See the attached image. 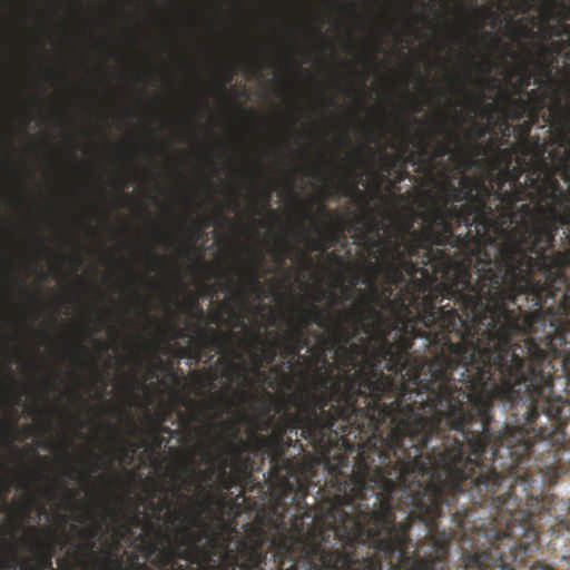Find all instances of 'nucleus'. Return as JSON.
Returning <instances> with one entry per match:
<instances>
[{
	"instance_id": "1",
	"label": "nucleus",
	"mask_w": 570,
	"mask_h": 570,
	"mask_svg": "<svg viewBox=\"0 0 570 570\" xmlns=\"http://www.w3.org/2000/svg\"><path fill=\"white\" fill-rule=\"evenodd\" d=\"M355 252L395 258L392 318L341 311L320 338L389 401L431 422L443 450L481 449L494 403L505 407L566 355V252Z\"/></svg>"
},
{
	"instance_id": "2",
	"label": "nucleus",
	"mask_w": 570,
	"mask_h": 570,
	"mask_svg": "<svg viewBox=\"0 0 570 570\" xmlns=\"http://www.w3.org/2000/svg\"><path fill=\"white\" fill-rule=\"evenodd\" d=\"M503 407L514 426L500 429L491 415L487 438L474 451L470 435L455 438L436 452L431 489L422 519L424 540L444 553L424 551L426 570H553L535 561L534 514L541 500L530 493L532 470L550 475L566 445L570 416V353ZM570 450V445H569Z\"/></svg>"
},
{
	"instance_id": "3",
	"label": "nucleus",
	"mask_w": 570,
	"mask_h": 570,
	"mask_svg": "<svg viewBox=\"0 0 570 570\" xmlns=\"http://www.w3.org/2000/svg\"><path fill=\"white\" fill-rule=\"evenodd\" d=\"M553 98L549 118L551 140L563 148L544 157L539 145L530 155L520 147L493 149L484 159L479 178L485 191L468 197L464 226L476 233H509L515 243L512 247L497 249H554L559 226L570 229V138L561 142L557 136L560 127Z\"/></svg>"
},
{
	"instance_id": "4",
	"label": "nucleus",
	"mask_w": 570,
	"mask_h": 570,
	"mask_svg": "<svg viewBox=\"0 0 570 570\" xmlns=\"http://www.w3.org/2000/svg\"><path fill=\"white\" fill-rule=\"evenodd\" d=\"M327 346L321 340L311 356H302L305 368L297 371L301 380L297 395L305 399L309 413L316 410L331 413L341 420L340 429L354 428V436L368 444L372 438H380L377 446L392 456H416L443 452L439 444H432L431 422L426 421L415 404L409 403L411 394L401 393L389 401L374 387L363 370H345L340 357L331 362Z\"/></svg>"
},
{
	"instance_id": "5",
	"label": "nucleus",
	"mask_w": 570,
	"mask_h": 570,
	"mask_svg": "<svg viewBox=\"0 0 570 570\" xmlns=\"http://www.w3.org/2000/svg\"><path fill=\"white\" fill-rule=\"evenodd\" d=\"M361 175H351L338 181L326 179L325 188L316 197L302 199L292 196L294 204L293 225L303 236L314 238L313 247H217L216 249H330L346 246L347 235L360 249H424L420 240L421 226L414 228L413 222L395 224L393 218L386 222L382 209L374 210L371 202L377 199L375 189L371 195L360 188ZM135 249H157L156 247H135ZM163 249H215L210 247H164Z\"/></svg>"
},
{
	"instance_id": "6",
	"label": "nucleus",
	"mask_w": 570,
	"mask_h": 570,
	"mask_svg": "<svg viewBox=\"0 0 570 570\" xmlns=\"http://www.w3.org/2000/svg\"><path fill=\"white\" fill-rule=\"evenodd\" d=\"M147 508L150 514L136 510L124 522L135 531L132 544L159 570H176V560L195 564L196 570H216L224 556L233 560L224 546L229 528L223 518L212 525L203 517L189 514L183 504L173 507L166 498L158 503L148 501Z\"/></svg>"
},
{
	"instance_id": "7",
	"label": "nucleus",
	"mask_w": 570,
	"mask_h": 570,
	"mask_svg": "<svg viewBox=\"0 0 570 570\" xmlns=\"http://www.w3.org/2000/svg\"><path fill=\"white\" fill-rule=\"evenodd\" d=\"M439 132L444 134L445 140L436 141L432 149L423 137L415 142L419 160L416 170L424 176L425 185L431 186L419 190L420 212H412V215L421 220L420 240L425 244L424 249L451 244L455 237L454 229L464 225V205L468 197L485 191L483 183L474 176L463 174L458 185L451 179V167L444 157L451 156L463 171L472 167H466L456 155L458 145L449 137L452 128L446 124V116L439 114Z\"/></svg>"
},
{
	"instance_id": "8",
	"label": "nucleus",
	"mask_w": 570,
	"mask_h": 570,
	"mask_svg": "<svg viewBox=\"0 0 570 570\" xmlns=\"http://www.w3.org/2000/svg\"><path fill=\"white\" fill-rule=\"evenodd\" d=\"M198 453L203 458V462L207 464L204 471H196L191 468L189 461L178 463V472L191 478L196 475L199 483L197 500L193 504L197 509L195 515H200L212 524H216L217 518H223L229 522L225 512L228 505L225 497L215 493V488L222 491H229L237 487L243 476L250 473L253 469V460L248 455H243L240 461H236L234 454L227 450L213 448L209 444H202Z\"/></svg>"
},
{
	"instance_id": "9",
	"label": "nucleus",
	"mask_w": 570,
	"mask_h": 570,
	"mask_svg": "<svg viewBox=\"0 0 570 570\" xmlns=\"http://www.w3.org/2000/svg\"><path fill=\"white\" fill-rule=\"evenodd\" d=\"M295 404L298 407V414H293L288 410H284L283 414L274 423L273 416L266 413V420L258 426L262 431H268L272 426L273 430L268 435H257L256 442H287L289 436L288 432L301 430V435L307 440L312 446L326 456L330 448L334 441L338 439V434H353L354 428L340 429L341 420L333 416L331 413L316 410L312 415L306 406L305 399L299 395L293 396Z\"/></svg>"
},
{
	"instance_id": "10",
	"label": "nucleus",
	"mask_w": 570,
	"mask_h": 570,
	"mask_svg": "<svg viewBox=\"0 0 570 570\" xmlns=\"http://www.w3.org/2000/svg\"><path fill=\"white\" fill-rule=\"evenodd\" d=\"M189 316L196 321V324L190 327H179L175 323H168L164 326H158L161 335L165 336L169 332L171 338H184L188 337L190 343V356L199 362L203 357H207V361H212V352L222 353L224 356L222 361L226 365L224 375L228 380H233L234 376L246 377V367L244 365L243 353L236 347L239 342V337L232 331L220 332L213 327H207V320L203 307L195 304L193 305Z\"/></svg>"
},
{
	"instance_id": "11",
	"label": "nucleus",
	"mask_w": 570,
	"mask_h": 570,
	"mask_svg": "<svg viewBox=\"0 0 570 570\" xmlns=\"http://www.w3.org/2000/svg\"><path fill=\"white\" fill-rule=\"evenodd\" d=\"M236 326H240L246 331L250 360L253 362L254 370L261 374V368L264 365L273 364L277 357V352L279 350V345H277V337L272 342H268L261 335L259 331H249L240 315H237ZM262 375L264 376V382L271 389L278 387L282 381L292 382L294 379L293 374L286 373L283 366L278 365L272 367L268 374L262 373Z\"/></svg>"
},
{
	"instance_id": "12",
	"label": "nucleus",
	"mask_w": 570,
	"mask_h": 570,
	"mask_svg": "<svg viewBox=\"0 0 570 570\" xmlns=\"http://www.w3.org/2000/svg\"><path fill=\"white\" fill-rule=\"evenodd\" d=\"M258 446L269 458V475L284 491H293L301 482L306 465L296 458H286V452L293 444L292 438L287 442H257Z\"/></svg>"
},
{
	"instance_id": "13",
	"label": "nucleus",
	"mask_w": 570,
	"mask_h": 570,
	"mask_svg": "<svg viewBox=\"0 0 570 570\" xmlns=\"http://www.w3.org/2000/svg\"><path fill=\"white\" fill-rule=\"evenodd\" d=\"M220 433L216 436L209 434V430L200 425L190 431L202 438L207 439V444L213 448L227 450L234 454L236 461H240L243 455H246L249 444L240 436V426L238 421L224 420L219 425Z\"/></svg>"
},
{
	"instance_id": "14",
	"label": "nucleus",
	"mask_w": 570,
	"mask_h": 570,
	"mask_svg": "<svg viewBox=\"0 0 570 570\" xmlns=\"http://www.w3.org/2000/svg\"><path fill=\"white\" fill-rule=\"evenodd\" d=\"M490 131L489 126L475 121L471 124L464 138L461 137L456 128L449 131V137L458 145L456 155L465 163L466 167H483L484 160L480 157L487 153V147H483L478 140L485 137Z\"/></svg>"
},
{
	"instance_id": "15",
	"label": "nucleus",
	"mask_w": 570,
	"mask_h": 570,
	"mask_svg": "<svg viewBox=\"0 0 570 570\" xmlns=\"http://www.w3.org/2000/svg\"><path fill=\"white\" fill-rule=\"evenodd\" d=\"M500 95L508 102V112L512 120H521L525 117L540 118V114L546 107L547 95L539 88L525 90L518 97H513L510 91L500 89Z\"/></svg>"
},
{
	"instance_id": "16",
	"label": "nucleus",
	"mask_w": 570,
	"mask_h": 570,
	"mask_svg": "<svg viewBox=\"0 0 570 570\" xmlns=\"http://www.w3.org/2000/svg\"><path fill=\"white\" fill-rule=\"evenodd\" d=\"M417 161L419 160L416 158L415 150L407 151L406 147H404L402 149V159L400 160L397 167L391 175L392 177L390 179H387V184L385 186V189L387 191L386 196L389 197L386 204H389L391 202H396V203L405 202V197L400 193L401 191L400 184L402 181H404L405 179H410L412 183H419V180H420L421 187L417 190H420L421 188H426V187L430 188L431 187L430 185H425L424 180H422V179H424V176L422 178H417L416 176H413L409 173L407 166L413 165V166L417 167ZM419 191H416V194ZM415 203L419 206L417 196L415 197Z\"/></svg>"
},
{
	"instance_id": "17",
	"label": "nucleus",
	"mask_w": 570,
	"mask_h": 570,
	"mask_svg": "<svg viewBox=\"0 0 570 570\" xmlns=\"http://www.w3.org/2000/svg\"><path fill=\"white\" fill-rule=\"evenodd\" d=\"M28 532L30 533L29 548L35 554L36 563H24L21 566V570H57L52 567L57 546L56 538H46L45 530L37 527H30Z\"/></svg>"
},
{
	"instance_id": "18",
	"label": "nucleus",
	"mask_w": 570,
	"mask_h": 570,
	"mask_svg": "<svg viewBox=\"0 0 570 570\" xmlns=\"http://www.w3.org/2000/svg\"><path fill=\"white\" fill-rule=\"evenodd\" d=\"M527 118H528L527 120H524L522 124H519L514 128V130L518 134V140H519L517 146L520 147V149H522L523 151H528V153H530V155H532L533 150L539 145L541 148L544 149V157L548 159V161L553 164L551 157L549 156V153L552 150L562 151L563 148H560L558 145H556L557 148L548 149L547 146L544 145V142H540L539 138L535 141L531 142L529 139L530 131H531L532 127L539 121V118H534V117H527Z\"/></svg>"
},
{
	"instance_id": "19",
	"label": "nucleus",
	"mask_w": 570,
	"mask_h": 570,
	"mask_svg": "<svg viewBox=\"0 0 570 570\" xmlns=\"http://www.w3.org/2000/svg\"><path fill=\"white\" fill-rule=\"evenodd\" d=\"M402 159V150H400L395 156H390L386 153L381 154V163L380 170L376 173L374 177L375 185V196H377L384 204L387 203L389 197L381 191L383 185L386 186L387 179L391 178V175L397 167L400 160Z\"/></svg>"
},
{
	"instance_id": "20",
	"label": "nucleus",
	"mask_w": 570,
	"mask_h": 570,
	"mask_svg": "<svg viewBox=\"0 0 570 570\" xmlns=\"http://www.w3.org/2000/svg\"><path fill=\"white\" fill-rule=\"evenodd\" d=\"M274 187L271 183L265 184L261 188H256L252 195L248 205L246 206V213L253 218L262 216L265 212L272 213L271 199Z\"/></svg>"
},
{
	"instance_id": "21",
	"label": "nucleus",
	"mask_w": 570,
	"mask_h": 570,
	"mask_svg": "<svg viewBox=\"0 0 570 570\" xmlns=\"http://www.w3.org/2000/svg\"><path fill=\"white\" fill-rule=\"evenodd\" d=\"M301 341H294L287 337H277V345H279L281 354L287 361L284 363L286 367L292 372L296 367H303L301 352L308 346L301 345Z\"/></svg>"
},
{
	"instance_id": "22",
	"label": "nucleus",
	"mask_w": 570,
	"mask_h": 570,
	"mask_svg": "<svg viewBox=\"0 0 570 570\" xmlns=\"http://www.w3.org/2000/svg\"><path fill=\"white\" fill-rule=\"evenodd\" d=\"M79 561L82 564V570H131L125 564L122 553L101 551L98 560Z\"/></svg>"
},
{
	"instance_id": "23",
	"label": "nucleus",
	"mask_w": 570,
	"mask_h": 570,
	"mask_svg": "<svg viewBox=\"0 0 570 570\" xmlns=\"http://www.w3.org/2000/svg\"><path fill=\"white\" fill-rule=\"evenodd\" d=\"M567 104L562 101V97L559 94L553 95L554 105L557 108V117L559 119V129L557 136L561 142L569 141L570 138V86L566 88Z\"/></svg>"
},
{
	"instance_id": "24",
	"label": "nucleus",
	"mask_w": 570,
	"mask_h": 570,
	"mask_svg": "<svg viewBox=\"0 0 570 570\" xmlns=\"http://www.w3.org/2000/svg\"><path fill=\"white\" fill-rule=\"evenodd\" d=\"M212 223V218L206 214H194L189 212H183L178 214L174 219V225L177 229L185 232L193 226L196 232L202 233Z\"/></svg>"
},
{
	"instance_id": "25",
	"label": "nucleus",
	"mask_w": 570,
	"mask_h": 570,
	"mask_svg": "<svg viewBox=\"0 0 570 570\" xmlns=\"http://www.w3.org/2000/svg\"><path fill=\"white\" fill-rule=\"evenodd\" d=\"M540 13L544 22L556 20V22H568L570 19V7L560 0H551L541 6Z\"/></svg>"
},
{
	"instance_id": "26",
	"label": "nucleus",
	"mask_w": 570,
	"mask_h": 570,
	"mask_svg": "<svg viewBox=\"0 0 570 570\" xmlns=\"http://www.w3.org/2000/svg\"><path fill=\"white\" fill-rule=\"evenodd\" d=\"M110 515L114 521L111 539L115 540L117 544L129 543V547L138 549V544H132L135 531H130L129 525L118 520L114 509H110Z\"/></svg>"
},
{
	"instance_id": "27",
	"label": "nucleus",
	"mask_w": 570,
	"mask_h": 570,
	"mask_svg": "<svg viewBox=\"0 0 570 570\" xmlns=\"http://www.w3.org/2000/svg\"><path fill=\"white\" fill-rule=\"evenodd\" d=\"M83 542L76 544V551L72 552V559L76 566L82 569V564L79 560L91 561L98 560L101 556V551H97V541L89 540V538H82Z\"/></svg>"
},
{
	"instance_id": "28",
	"label": "nucleus",
	"mask_w": 570,
	"mask_h": 570,
	"mask_svg": "<svg viewBox=\"0 0 570 570\" xmlns=\"http://www.w3.org/2000/svg\"><path fill=\"white\" fill-rule=\"evenodd\" d=\"M308 322H305L302 314L299 317L288 320V328L283 333V337H287L294 341H301V345L309 346V338L307 336Z\"/></svg>"
},
{
	"instance_id": "29",
	"label": "nucleus",
	"mask_w": 570,
	"mask_h": 570,
	"mask_svg": "<svg viewBox=\"0 0 570 570\" xmlns=\"http://www.w3.org/2000/svg\"><path fill=\"white\" fill-rule=\"evenodd\" d=\"M301 314L308 325L315 324L318 327L325 330L324 334H327L328 326L334 322L335 318H331L328 312L321 309L316 305H312L309 308L301 309Z\"/></svg>"
},
{
	"instance_id": "30",
	"label": "nucleus",
	"mask_w": 570,
	"mask_h": 570,
	"mask_svg": "<svg viewBox=\"0 0 570 570\" xmlns=\"http://www.w3.org/2000/svg\"><path fill=\"white\" fill-rule=\"evenodd\" d=\"M513 75L517 77L515 81L512 83L513 97L521 95L523 91L528 89L531 85V80L533 78L532 72L529 69L527 62H520L514 69Z\"/></svg>"
},
{
	"instance_id": "31",
	"label": "nucleus",
	"mask_w": 570,
	"mask_h": 570,
	"mask_svg": "<svg viewBox=\"0 0 570 570\" xmlns=\"http://www.w3.org/2000/svg\"><path fill=\"white\" fill-rule=\"evenodd\" d=\"M219 404L217 402H208L206 404L207 409L216 410L218 407H222V412L229 413L233 409H238L240 414L244 415L245 411L242 406H239L233 396L219 393Z\"/></svg>"
},
{
	"instance_id": "32",
	"label": "nucleus",
	"mask_w": 570,
	"mask_h": 570,
	"mask_svg": "<svg viewBox=\"0 0 570 570\" xmlns=\"http://www.w3.org/2000/svg\"><path fill=\"white\" fill-rule=\"evenodd\" d=\"M559 30L563 32L564 40H556L551 42L550 48L553 52L561 55L564 50L570 48V23L559 22Z\"/></svg>"
},
{
	"instance_id": "33",
	"label": "nucleus",
	"mask_w": 570,
	"mask_h": 570,
	"mask_svg": "<svg viewBox=\"0 0 570 570\" xmlns=\"http://www.w3.org/2000/svg\"><path fill=\"white\" fill-rule=\"evenodd\" d=\"M212 253L215 255H220V254H239L240 252H212ZM249 253L254 254L255 257H257V258L264 257L265 254H273V257L275 259H283V258L287 257V254H289L291 252L279 250V252H249ZM295 253L301 254L303 257H306L309 254H312L313 252H295Z\"/></svg>"
},
{
	"instance_id": "34",
	"label": "nucleus",
	"mask_w": 570,
	"mask_h": 570,
	"mask_svg": "<svg viewBox=\"0 0 570 570\" xmlns=\"http://www.w3.org/2000/svg\"><path fill=\"white\" fill-rule=\"evenodd\" d=\"M171 407L169 405H164V409L155 412L150 416V421L153 423V430L157 426H161L167 420V415L170 413Z\"/></svg>"
},
{
	"instance_id": "35",
	"label": "nucleus",
	"mask_w": 570,
	"mask_h": 570,
	"mask_svg": "<svg viewBox=\"0 0 570 570\" xmlns=\"http://www.w3.org/2000/svg\"><path fill=\"white\" fill-rule=\"evenodd\" d=\"M102 524L104 522H97L92 527L81 532L82 538H89V540L97 541L102 537Z\"/></svg>"
},
{
	"instance_id": "36",
	"label": "nucleus",
	"mask_w": 570,
	"mask_h": 570,
	"mask_svg": "<svg viewBox=\"0 0 570 570\" xmlns=\"http://www.w3.org/2000/svg\"><path fill=\"white\" fill-rule=\"evenodd\" d=\"M503 115L504 116L499 121V127H500L502 136L504 138H509L512 132V125L509 121V119H512V118L510 117V115L508 112V105L505 106Z\"/></svg>"
},
{
	"instance_id": "37",
	"label": "nucleus",
	"mask_w": 570,
	"mask_h": 570,
	"mask_svg": "<svg viewBox=\"0 0 570 570\" xmlns=\"http://www.w3.org/2000/svg\"><path fill=\"white\" fill-rule=\"evenodd\" d=\"M459 91L466 94V101L473 105V112H475L476 108L480 106V104L483 100L482 94H472L466 90L465 86L460 82L459 85Z\"/></svg>"
},
{
	"instance_id": "38",
	"label": "nucleus",
	"mask_w": 570,
	"mask_h": 570,
	"mask_svg": "<svg viewBox=\"0 0 570 570\" xmlns=\"http://www.w3.org/2000/svg\"><path fill=\"white\" fill-rule=\"evenodd\" d=\"M118 451L120 453V460L127 461L129 464L134 461V455L136 452V446L131 445L130 448L127 446H119Z\"/></svg>"
},
{
	"instance_id": "39",
	"label": "nucleus",
	"mask_w": 570,
	"mask_h": 570,
	"mask_svg": "<svg viewBox=\"0 0 570 570\" xmlns=\"http://www.w3.org/2000/svg\"><path fill=\"white\" fill-rule=\"evenodd\" d=\"M155 442L159 445L161 443L160 434H168L173 436L174 432L170 428L161 424V426H157L153 430Z\"/></svg>"
},
{
	"instance_id": "40",
	"label": "nucleus",
	"mask_w": 570,
	"mask_h": 570,
	"mask_svg": "<svg viewBox=\"0 0 570 570\" xmlns=\"http://www.w3.org/2000/svg\"><path fill=\"white\" fill-rule=\"evenodd\" d=\"M175 480L179 483L178 487H176L175 489H173L171 491V495L173 497H179V498H185V494L181 493V485L185 484V485H191V482L190 481H187L186 479H181L179 475H177L175 478Z\"/></svg>"
},
{
	"instance_id": "41",
	"label": "nucleus",
	"mask_w": 570,
	"mask_h": 570,
	"mask_svg": "<svg viewBox=\"0 0 570 570\" xmlns=\"http://www.w3.org/2000/svg\"><path fill=\"white\" fill-rule=\"evenodd\" d=\"M160 341H148L145 343V347L153 352L154 356L157 358V370L161 367L163 361L156 356V350L159 347Z\"/></svg>"
},
{
	"instance_id": "42",
	"label": "nucleus",
	"mask_w": 570,
	"mask_h": 570,
	"mask_svg": "<svg viewBox=\"0 0 570 570\" xmlns=\"http://www.w3.org/2000/svg\"><path fill=\"white\" fill-rule=\"evenodd\" d=\"M547 31L550 36L559 38V40H564L563 32L559 30V22H556L554 24H549L547 22L546 27Z\"/></svg>"
},
{
	"instance_id": "43",
	"label": "nucleus",
	"mask_w": 570,
	"mask_h": 570,
	"mask_svg": "<svg viewBox=\"0 0 570 570\" xmlns=\"http://www.w3.org/2000/svg\"><path fill=\"white\" fill-rule=\"evenodd\" d=\"M100 551H109L111 553H121V544H117L115 540L111 539L109 543L106 544Z\"/></svg>"
},
{
	"instance_id": "44",
	"label": "nucleus",
	"mask_w": 570,
	"mask_h": 570,
	"mask_svg": "<svg viewBox=\"0 0 570 570\" xmlns=\"http://www.w3.org/2000/svg\"><path fill=\"white\" fill-rule=\"evenodd\" d=\"M482 40L484 41H491L495 45H498L500 42V38L498 36H495L494 33L492 32H484L482 36H481Z\"/></svg>"
},
{
	"instance_id": "45",
	"label": "nucleus",
	"mask_w": 570,
	"mask_h": 570,
	"mask_svg": "<svg viewBox=\"0 0 570 570\" xmlns=\"http://www.w3.org/2000/svg\"><path fill=\"white\" fill-rule=\"evenodd\" d=\"M483 110L489 120L493 119L494 106L492 104L484 106Z\"/></svg>"
},
{
	"instance_id": "46",
	"label": "nucleus",
	"mask_w": 570,
	"mask_h": 570,
	"mask_svg": "<svg viewBox=\"0 0 570 570\" xmlns=\"http://www.w3.org/2000/svg\"><path fill=\"white\" fill-rule=\"evenodd\" d=\"M95 382L96 383H100L102 385V387L106 386L104 376H102L101 372L97 367L95 370Z\"/></svg>"
},
{
	"instance_id": "47",
	"label": "nucleus",
	"mask_w": 570,
	"mask_h": 570,
	"mask_svg": "<svg viewBox=\"0 0 570 570\" xmlns=\"http://www.w3.org/2000/svg\"><path fill=\"white\" fill-rule=\"evenodd\" d=\"M240 197H242L240 190L236 189V195H235V198L233 199V207H234V209H239V207H240L239 198Z\"/></svg>"
},
{
	"instance_id": "48",
	"label": "nucleus",
	"mask_w": 570,
	"mask_h": 570,
	"mask_svg": "<svg viewBox=\"0 0 570 570\" xmlns=\"http://www.w3.org/2000/svg\"><path fill=\"white\" fill-rule=\"evenodd\" d=\"M232 79H233V71H232V69H228L227 73H226L225 82L222 83L220 87H219V91L220 92L225 91V83L229 82Z\"/></svg>"
},
{
	"instance_id": "49",
	"label": "nucleus",
	"mask_w": 570,
	"mask_h": 570,
	"mask_svg": "<svg viewBox=\"0 0 570 570\" xmlns=\"http://www.w3.org/2000/svg\"><path fill=\"white\" fill-rule=\"evenodd\" d=\"M534 0H522L521 1L522 12H528L531 9V7H532V2Z\"/></svg>"
},
{
	"instance_id": "50",
	"label": "nucleus",
	"mask_w": 570,
	"mask_h": 570,
	"mask_svg": "<svg viewBox=\"0 0 570 570\" xmlns=\"http://www.w3.org/2000/svg\"><path fill=\"white\" fill-rule=\"evenodd\" d=\"M176 254H195V256L197 258H204L207 254V252H203V250H199V252H175Z\"/></svg>"
},
{
	"instance_id": "51",
	"label": "nucleus",
	"mask_w": 570,
	"mask_h": 570,
	"mask_svg": "<svg viewBox=\"0 0 570 570\" xmlns=\"http://www.w3.org/2000/svg\"><path fill=\"white\" fill-rule=\"evenodd\" d=\"M102 468L101 464H99L98 462H92L89 464V472L90 473H96L98 472L100 469Z\"/></svg>"
},
{
	"instance_id": "52",
	"label": "nucleus",
	"mask_w": 570,
	"mask_h": 570,
	"mask_svg": "<svg viewBox=\"0 0 570 570\" xmlns=\"http://www.w3.org/2000/svg\"><path fill=\"white\" fill-rule=\"evenodd\" d=\"M454 120H455V126L459 127L461 126L466 119L465 117H463V115L461 112H456L455 117H454Z\"/></svg>"
},
{
	"instance_id": "53",
	"label": "nucleus",
	"mask_w": 570,
	"mask_h": 570,
	"mask_svg": "<svg viewBox=\"0 0 570 570\" xmlns=\"http://www.w3.org/2000/svg\"><path fill=\"white\" fill-rule=\"evenodd\" d=\"M478 11L487 13L489 16H492L494 19L498 18V14L494 11H492L490 8H488V7L480 8V9H478Z\"/></svg>"
},
{
	"instance_id": "54",
	"label": "nucleus",
	"mask_w": 570,
	"mask_h": 570,
	"mask_svg": "<svg viewBox=\"0 0 570 570\" xmlns=\"http://www.w3.org/2000/svg\"><path fill=\"white\" fill-rule=\"evenodd\" d=\"M12 568H13V564L9 563L6 560H0V570H9Z\"/></svg>"
},
{
	"instance_id": "55",
	"label": "nucleus",
	"mask_w": 570,
	"mask_h": 570,
	"mask_svg": "<svg viewBox=\"0 0 570 570\" xmlns=\"http://www.w3.org/2000/svg\"><path fill=\"white\" fill-rule=\"evenodd\" d=\"M117 196L121 198L126 203H132L134 198L130 195H126L124 193H118Z\"/></svg>"
},
{
	"instance_id": "56",
	"label": "nucleus",
	"mask_w": 570,
	"mask_h": 570,
	"mask_svg": "<svg viewBox=\"0 0 570 570\" xmlns=\"http://www.w3.org/2000/svg\"><path fill=\"white\" fill-rule=\"evenodd\" d=\"M100 351H107V345L99 340L95 341Z\"/></svg>"
},
{
	"instance_id": "57",
	"label": "nucleus",
	"mask_w": 570,
	"mask_h": 570,
	"mask_svg": "<svg viewBox=\"0 0 570 570\" xmlns=\"http://www.w3.org/2000/svg\"><path fill=\"white\" fill-rule=\"evenodd\" d=\"M340 440L342 441V444L344 445V448L347 450V449H351V445H350V442L347 439H345L343 435L340 438Z\"/></svg>"
},
{
	"instance_id": "58",
	"label": "nucleus",
	"mask_w": 570,
	"mask_h": 570,
	"mask_svg": "<svg viewBox=\"0 0 570 570\" xmlns=\"http://www.w3.org/2000/svg\"><path fill=\"white\" fill-rule=\"evenodd\" d=\"M488 85H489V88L494 89L495 88V80L494 79L489 80Z\"/></svg>"
},
{
	"instance_id": "59",
	"label": "nucleus",
	"mask_w": 570,
	"mask_h": 570,
	"mask_svg": "<svg viewBox=\"0 0 570 570\" xmlns=\"http://www.w3.org/2000/svg\"><path fill=\"white\" fill-rule=\"evenodd\" d=\"M149 376H150L151 379H156V377H158L157 371H150V372H149Z\"/></svg>"
},
{
	"instance_id": "60",
	"label": "nucleus",
	"mask_w": 570,
	"mask_h": 570,
	"mask_svg": "<svg viewBox=\"0 0 570 570\" xmlns=\"http://www.w3.org/2000/svg\"><path fill=\"white\" fill-rule=\"evenodd\" d=\"M62 570H75V567L72 564L67 563Z\"/></svg>"
},
{
	"instance_id": "61",
	"label": "nucleus",
	"mask_w": 570,
	"mask_h": 570,
	"mask_svg": "<svg viewBox=\"0 0 570 570\" xmlns=\"http://www.w3.org/2000/svg\"><path fill=\"white\" fill-rule=\"evenodd\" d=\"M294 445H295V446L297 445V446L299 448V450H301V451H304L303 444H302L298 440H296V441H295V444H294Z\"/></svg>"
},
{
	"instance_id": "62",
	"label": "nucleus",
	"mask_w": 570,
	"mask_h": 570,
	"mask_svg": "<svg viewBox=\"0 0 570 570\" xmlns=\"http://www.w3.org/2000/svg\"><path fill=\"white\" fill-rule=\"evenodd\" d=\"M114 464V460H109L108 462H104L105 466L111 468Z\"/></svg>"
},
{
	"instance_id": "63",
	"label": "nucleus",
	"mask_w": 570,
	"mask_h": 570,
	"mask_svg": "<svg viewBox=\"0 0 570 570\" xmlns=\"http://www.w3.org/2000/svg\"><path fill=\"white\" fill-rule=\"evenodd\" d=\"M219 322V316H215L210 318V323L217 324Z\"/></svg>"
},
{
	"instance_id": "64",
	"label": "nucleus",
	"mask_w": 570,
	"mask_h": 570,
	"mask_svg": "<svg viewBox=\"0 0 570 570\" xmlns=\"http://www.w3.org/2000/svg\"><path fill=\"white\" fill-rule=\"evenodd\" d=\"M327 104L330 106L336 107V104H335V101L333 99H327Z\"/></svg>"
}]
</instances>
